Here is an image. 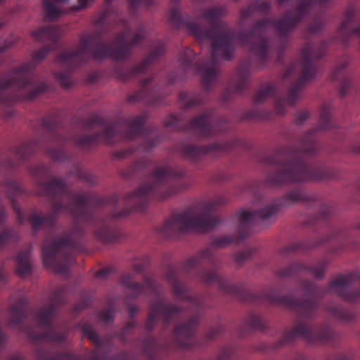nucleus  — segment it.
I'll list each match as a JSON object with an SVG mask.
<instances>
[{
    "label": "nucleus",
    "instance_id": "obj_1",
    "mask_svg": "<svg viewBox=\"0 0 360 360\" xmlns=\"http://www.w3.org/2000/svg\"><path fill=\"white\" fill-rule=\"evenodd\" d=\"M30 172L40 179L37 183L38 188L41 194L48 198L52 208L51 212L45 216L35 212L30 214L27 221L33 231L37 232L44 226L53 228L58 214L62 212H68L75 220V228L70 233L53 238L51 241L46 239L41 248L44 265L53 267L60 273L66 272L73 262L72 251L80 248L78 238L83 236L84 231L77 224L79 221L92 224L94 237L98 240L104 243H114L118 238L119 232L112 223L113 220L126 217L134 210H143L150 195L165 198L174 194L176 189L172 184L178 181V167H156L146 183L135 191L126 194L123 210L120 212L114 210L109 216L103 218L93 214L88 210V205L93 204L97 207L105 205L114 207L119 202L117 195L93 200L87 193H75L70 190L61 178L52 177L49 181H44L50 174V169L44 165L32 168Z\"/></svg>",
    "mask_w": 360,
    "mask_h": 360
},
{
    "label": "nucleus",
    "instance_id": "obj_2",
    "mask_svg": "<svg viewBox=\"0 0 360 360\" xmlns=\"http://www.w3.org/2000/svg\"><path fill=\"white\" fill-rule=\"evenodd\" d=\"M180 1L181 0L171 1L172 8L169 13V24L176 29L185 28L200 42L210 40L212 47L211 57L206 60L195 61L193 51L188 47L184 48L179 54L181 71L186 75H202L203 92L195 94L182 91L179 94V100L184 103V108L189 110L203 103L205 99V94L210 91L216 80L219 54L225 60H231L233 58L235 32L226 23L219 22V18L226 13L224 7L213 6L204 10L202 18L210 25V27L207 28L193 22L188 14H182L178 7Z\"/></svg>",
    "mask_w": 360,
    "mask_h": 360
},
{
    "label": "nucleus",
    "instance_id": "obj_3",
    "mask_svg": "<svg viewBox=\"0 0 360 360\" xmlns=\"http://www.w3.org/2000/svg\"><path fill=\"white\" fill-rule=\"evenodd\" d=\"M335 127L330 115V109L323 105L320 111L317 129L310 130L295 145L278 147L274 153L264 158V162L274 167L265 180L270 186L286 183L319 181L336 176V171L324 163L310 161L316 153L318 144L314 134L318 130H329Z\"/></svg>",
    "mask_w": 360,
    "mask_h": 360
},
{
    "label": "nucleus",
    "instance_id": "obj_4",
    "mask_svg": "<svg viewBox=\"0 0 360 360\" xmlns=\"http://www.w3.org/2000/svg\"><path fill=\"white\" fill-rule=\"evenodd\" d=\"M32 36L37 41L50 43L34 52L30 61L12 69L0 78V116L12 117L14 115L12 106L17 101L32 100L49 90V86L45 82L33 85L36 76L34 69L51 51L58 48L60 29L56 25L42 27L33 31Z\"/></svg>",
    "mask_w": 360,
    "mask_h": 360
},
{
    "label": "nucleus",
    "instance_id": "obj_5",
    "mask_svg": "<svg viewBox=\"0 0 360 360\" xmlns=\"http://www.w3.org/2000/svg\"><path fill=\"white\" fill-rule=\"evenodd\" d=\"M131 34V30L127 27L124 31L119 32L110 44L103 41L101 32L82 36L75 51H65L56 58V63L65 68L64 71L56 73L58 82L63 87L70 88L72 71L90 58L102 60L109 57L119 61L126 60L131 50L144 40L146 30L143 25H139L136 32L132 34L131 39L127 41Z\"/></svg>",
    "mask_w": 360,
    "mask_h": 360
},
{
    "label": "nucleus",
    "instance_id": "obj_6",
    "mask_svg": "<svg viewBox=\"0 0 360 360\" xmlns=\"http://www.w3.org/2000/svg\"><path fill=\"white\" fill-rule=\"evenodd\" d=\"M165 278L171 285L174 295L176 299L189 304L192 308L191 316L188 321L176 326L173 330L169 345H160L157 338L149 335L142 344L143 354L148 360H156L159 350H166L170 347L176 349H190L192 345V338L199 322V314L210 306L206 303L211 298L209 294L192 295L189 294V288L179 280L178 271L173 267H169ZM90 360H106L96 352H93ZM110 360H129V354L121 352L115 355Z\"/></svg>",
    "mask_w": 360,
    "mask_h": 360
},
{
    "label": "nucleus",
    "instance_id": "obj_7",
    "mask_svg": "<svg viewBox=\"0 0 360 360\" xmlns=\"http://www.w3.org/2000/svg\"><path fill=\"white\" fill-rule=\"evenodd\" d=\"M328 0H298L295 8L285 12L277 19L264 18L255 22L248 30L238 32L237 38L243 46H250L258 66H265L269 59V39L264 36L273 26L279 36L286 38L302 20L316 6H323Z\"/></svg>",
    "mask_w": 360,
    "mask_h": 360
},
{
    "label": "nucleus",
    "instance_id": "obj_8",
    "mask_svg": "<svg viewBox=\"0 0 360 360\" xmlns=\"http://www.w3.org/2000/svg\"><path fill=\"white\" fill-rule=\"evenodd\" d=\"M299 202L305 203L310 208L319 207V212L310 219L309 225L315 226L319 223L328 224V219L333 213V208L329 205L322 204L317 195H309L302 189H295L287 192L282 198H277L263 205L255 212L240 210L238 212L239 226L237 242L238 243L248 236L253 224L257 222L271 223L282 208Z\"/></svg>",
    "mask_w": 360,
    "mask_h": 360
},
{
    "label": "nucleus",
    "instance_id": "obj_9",
    "mask_svg": "<svg viewBox=\"0 0 360 360\" xmlns=\"http://www.w3.org/2000/svg\"><path fill=\"white\" fill-rule=\"evenodd\" d=\"M146 121V117L143 115L129 118H120L101 131L91 136H77L72 141L77 146L83 149H90L101 141L107 144H112V139L116 135H119L120 139L124 141L144 136L146 139V143L140 146L138 150L148 151L160 141V137L158 136L155 127L144 129Z\"/></svg>",
    "mask_w": 360,
    "mask_h": 360
},
{
    "label": "nucleus",
    "instance_id": "obj_10",
    "mask_svg": "<svg viewBox=\"0 0 360 360\" xmlns=\"http://www.w3.org/2000/svg\"><path fill=\"white\" fill-rule=\"evenodd\" d=\"M224 203L223 198H217L199 207H191L173 213L158 232L165 238L174 237L188 231L205 233L214 229L219 223L215 215L217 207Z\"/></svg>",
    "mask_w": 360,
    "mask_h": 360
},
{
    "label": "nucleus",
    "instance_id": "obj_11",
    "mask_svg": "<svg viewBox=\"0 0 360 360\" xmlns=\"http://www.w3.org/2000/svg\"><path fill=\"white\" fill-rule=\"evenodd\" d=\"M325 54V44L319 48L307 43L301 51L300 65V75L294 84L290 88L286 96L278 97L275 101V110L279 115H284L286 106H292L300 97L305 83L315 75L316 65L314 60L322 58Z\"/></svg>",
    "mask_w": 360,
    "mask_h": 360
},
{
    "label": "nucleus",
    "instance_id": "obj_12",
    "mask_svg": "<svg viewBox=\"0 0 360 360\" xmlns=\"http://www.w3.org/2000/svg\"><path fill=\"white\" fill-rule=\"evenodd\" d=\"M66 288L60 287L56 289L51 295L49 303L46 307H42L34 313V319L37 325L46 330L42 333L28 332L29 337L34 342H63L65 340V334L56 330L53 320L59 306L66 302Z\"/></svg>",
    "mask_w": 360,
    "mask_h": 360
},
{
    "label": "nucleus",
    "instance_id": "obj_13",
    "mask_svg": "<svg viewBox=\"0 0 360 360\" xmlns=\"http://www.w3.org/2000/svg\"><path fill=\"white\" fill-rule=\"evenodd\" d=\"M213 112L208 111L197 116L189 121L183 127L180 124L179 118L176 115H169L165 120V126L178 130H184L196 133L200 137L214 136L226 129L225 123H222L218 128L213 124Z\"/></svg>",
    "mask_w": 360,
    "mask_h": 360
},
{
    "label": "nucleus",
    "instance_id": "obj_14",
    "mask_svg": "<svg viewBox=\"0 0 360 360\" xmlns=\"http://www.w3.org/2000/svg\"><path fill=\"white\" fill-rule=\"evenodd\" d=\"M236 148H248L247 143L242 139H233L225 142H214L206 146H198L186 144L181 146V152L185 159L197 163L202 160L208 154L227 153Z\"/></svg>",
    "mask_w": 360,
    "mask_h": 360
},
{
    "label": "nucleus",
    "instance_id": "obj_15",
    "mask_svg": "<svg viewBox=\"0 0 360 360\" xmlns=\"http://www.w3.org/2000/svg\"><path fill=\"white\" fill-rule=\"evenodd\" d=\"M181 312V307L164 299L153 302L149 306L145 330L150 333L160 319L164 326L167 328L174 319L180 317Z\"/></svg>",
    "mask_w": 360,
    "mask_h": 360
},
{
    "label": "nucleus",
    "instance_id": "obj_16",
    "mask_svg": "<svg viewBox=\"0 0 360 360\" xmlns=\"http://www.w3.org/2000/svg\"><path fill=\"white\" fill-rule=\"evenodd\" d=\"M42 129L48 134L52 143L56 144V148H48L47 153L55 160L63 162L69 158L68 154L64 149L68 139L60 131L62 127L60 120L55 116H49L44 118L41 122Z\"/></svg>",
    "mask_w": 360,
    "mask_h": 360
},
{
    "label": "nucleus",
    "instance_id": "obj_17",
    "mask_svg": "<svg viewBox=\"0 0 360 360\" xmlns=\"http://www.w3.org/2000/svg\"><path fill=\"white\" fill-rule=\"evenodd\" d=\"M327 262L325 259L319 260L310 266L301 262H294L285 268L280 269L276 273L281 278L298 277L306 274H311L315 278L324 277Z\"/></svg>",
    "mask_w": 360,
    "mask_h": 360
},
{
    "label": "nucleus",
    "instance_id": "obj_18",
    "mask_svg": "<svg viewBox=\"0 0 360 360\" xmlns=\"http://www.w3.org/2000/svg\"><path fill=\"white\" fill-rule=\"evenodd\" d=\"M165 47V42L162 41H156L148 55L139 64L131 69L118 70L117 73L119 79L123 82H127L133 77L145 74L148 66L164 55Z\"/></svg>",
    "mask_w": 360,
    "mask_h": 360
},
{
    "label": "nucleus",
    "instance_id": "obj_19",
    "mask_svg": "<svg viewBox=\"0 0 360 360\" xmlns=\"http://www.w3.org/2000/svg\"><path fill=\"white\" fill-rule=\"evenodd\" d=\"M151 82L150 78L142 81L141 89L129 95L127 101L130 103L143 102L148 105H161L164 94L156 88L151 89Z\"/></svg>",
    "mask_w": 360,
    "mask_h": 360
},
{
    "label": "nucleus",
    "instance_id": "obj_20",
    "mask_svg": "<svg viewBox=\"0 0 360 360\" xmlns=\"http://www.w3.org/2000/svg\"><path fill=\"white\" fill-rule=\"evenodd\" d=\"M132 277L129 274H124L121 278V283L124 287L129 290L133 299L136 298L140 295H158L159 293L157 283L151 278H145L143 283L133 282Z\"/></svg>",
    "mask_w": 360,
    "mask_h": 360
},
{
    "label": "nucleus",
    "instance_id": "obj_21",
    "mask_svg": "<svg viewBox=\"0 0 360 360\" xmlns=\"http://www.w3.org/2000/svg\"><path fill=\"white\" fill-rule=\"evenodd\" d=\"M250 61L241 63L238 68V79L234 84L230 85L222 93L221 100L226 101L233 98L235 94H240L247 87L248 79L250 74Z\"/></svg>",
    "mask_w": 360,
    "mask_h": 360
},
{
    "label": "nucleus",
    "instance_id": "obj_22",
    "mask_svg": "<svg viewBox=\"0 0 360 360\" xmlns=\"http://www.w3.org/2000/svg\"><path fill=\"white\" fill-rule=\"evenodd\" d=\"M349 241V234L346 229H338L335 227H330V233L323 238L319 240L315 246L329 243L330 245V251L334 253H338L342 250H347V243Z\"/></svg>",
    "mask_w": 360,
    "mask_h": 360
},
{
    "label": "nucleus",
    "instance_id": "obj_23",
    "mask_svg": "<svg viewBox=\"0 0 360 360\" xmlns=\"http://www.w3.org/2000/svg\"><path fill=\"white\" fill-rule=\"evenodd\" d=\"M28 311V300L24 297L18 299L16 302L10 307V323L22 330L21 324L26 318Z\"/></svg>",
    "mask_w": 360,
    "mask_h": 360
},
{
    "label": "nucleus",
    "instance_id": "obj_24",
    "mask_svg": "<svg viewBox=\"0 0 360 360\" xmlns=\"http://www.w3.org/2000/svg\"><path fill=\"white\" fill-rule=\"evenodd\" d=\"M356 18V11L353 6H349L345 13V20L339 28V33L346 41L350 37H356L360 39V27L352 28L351 24Z\"/></svg>",
    "mask_w": 360,
    "mask_h": 360
},
{
    "label": "nucleus",
    "instance_id": "obj_25",
    "mask_svg": "<svg viewBox=\"0 0 360 360\" xmlns=\"http://www.w3.org/2000/svg\"><path fill=\"white\" fill-rule=\"evenodd\" d=\"M6 189L8 193V196L12 205L13 209L17 214L18 221L20 223H23V213L20 207L18 202L15 200V196L23 193V188L21 184L17 181L9 180L6 181Z\"/></svg>",
    "mask_w": 360,
    "mask_h": 360
},
{
    "label": "nucleus",
    "instance_id": "obj_26",
    "mask_svg": "<svg viewBox=\"0 0 360 360\" xmlns=\"http://www.w3.org/2000/svg\"><path fill=\"white\" fill-rule=\"evenodd\" d=\"M346 67L347 64L340 65L330 76L333 80L340 82L339 92L342 96H346L352 87V82L346 72Z\"/></svg>",
    "mask_w": 360,
    "mask_h": 360
},
{
    "label": "nucleus",
    "instance_id": "obj_27",
    "mask_svg": "<svg viewBox=\"0 0 360 360\" xmlns=\"http://www.w3.org/2000/svg\"><path fill=\"white\" fill-rule=\"evenodd\" d=\"M30 248L21 250L16 257V272L22 277L29 275L32 272V267L30 263Z\"/></svg>",
    "mask_w": 360,
    "mask_h": 360
},
{
    "label": "nucleus",
    "instance_id": "obj_28",
    "mask_svg": "<svg viewBox=\"0 0 360 360\" xmlns=\"http://www.w3.org/2000/svg\"><path fill=\"white\" fill-rule=\"evenodd\" d=\"M326 310L331 316L342 323H349L355 319L354 312L340 304L327 306Z\"/></svg>",
    "mask_w": 360,
    "mask_h": 360
},
{
    "label": "nucleus",
    "instance_id": "obj_29",
    "mask_svg": "<svg viewBox=\"0 0 360 360\" xmlns=\"http://www.w3.org/2000/svg\"><path fill=\"white\" fill-rule=\"evenodd\" d=\"M39 146V143L37 141L22 143L15 148L14 154L20 162H24L34 153Z\"/></svg>",
    "mask_w": 360,
    "mask_h": 360
},
{
    "label": "nucleus",
    "instance_id": "obj_30",
    "mask_svg": "<svg viewBox=\"0 0 360 360\" xmlns=\"http://www.w3.org/2000/svg\"><path fill=\"white\" fill-rule=\"evenodd\" d=\"M37 360H80L75 355L68 352H54L52 355L43 349H37L35 351Z\"/></svg>",
    "mask_w": 360,
    "mask_h": 360
},
{
    "label": "nucleus",
    "instance_id": "obj_31",
    "mask_svg": "<svg viewBox=\"0 0 360 360\" xmlns=\"http://www.w3.org/2000/svg\"><path fill=\"white\" fill-rule=\"evenodd\" d=\"M276 93V87L271 83L262 85L254 96L253 101L255 103H263L269 98L274 96Z\"/></svg>",
    "mask_w": 360,
    "mask_h": 360
},
{
    "label": "nucleus",
    "instance_id": "obj_32",
    "mask_svg": "<svg viewBox=\"0 0 360 360\" xmlns=\"http://www.w3.org/2000/svg\"><path fill=\"white\" fill-rule=\"evenodd\" d=\"M67 0H44V8L46 13V18L49 20H56L60 15V11L58 7V3L65 2Z\"/></svg>",
    "mask_w": 360,
    "mask_h": 360
},
{
    "label": "nucleus",
    "instance_id": "obj_33",
    "mask_svg": "<svg viewBox=\"0 0 360 360\" xmlns=\"http://www.w3.org/2000/svg\"><path fill=\"white\" fill-rule=\"evenodd\" d=\"M82 330L83 335L89 338L96 346L101 347L103 345V340L98 335L91 324L84 323Z\"/></svg>",
    "mask_w": 360,
    "mask_h": 360
},
{
    "label": "nucleus",
    "instance_id": "obj_34",
    "mask_svg": "<svg viewBox=\"0 0 360 360\" xmlns=\"http://www.w3.org/2000/svg\"><path fill=\"white\" fill-rule=\"evenodd\" d=\"M266 325V321L261 316L255 314H250L245 322V326L252 330H264Z\"/></svg>",
    "mask_w": 360,
    "mask_h": 360
},
{
    "label": "nucleus",
    "instance_id": "obj_35",
    "mask_svg": "<svg viewBox=\"0 0 360 360\" xmlns=\"http://www.w3.org/2000/svg\"><path fill=\"white\" fill-rule=\"evenodd\" d=\"M82 127L85 129H92L96 126H103L105 120L98 115L93 114L82 121Z\"/></svg>",
    "mask_w": 360,
    "mask_h": 360
},
{
    "label": "nucleus",
    "instance_id": "obj_36",
    "mask_svg": "<svg viewBox=\"0 0 360 360\" xmlns=\"http://www.w3.org/2000/svg\"><path fill=\"white\" fill-rule=\"evenodd\" d=\"M256 250L254 248H248L243 251H240L235 255V261L239 264H242L250 259Z\"/></svg>",
    "mask_w": 360,
    "mask_h": 360
},
{
    "label": "nucleus",
    "instance_id": "obj_37",
    "mask_svg": "<svg viewBox=\"0 0 360 360\" xmlns=\"http://www.w3.org/2000/svg\"><path fill=\"white\" fill-rule=\"evenodd\" d=\"M114 318L115 309L112 306L105 308L98 314V319L105 324L112 323L114 321Z\"/></svg>",
    "mask_w": 360,
    "mask_h": 360
},
{
    "label": "nucleus",
    "instance_id": "obj_38",
    "mask_svg": "<svg viewBox=\"0 0 360 360\" xmlns=\"http://www.w3.org/2000/svg\"><path fill=\"white\" fill-rule=\"evenodd\" d=\"M236 241V237L233 236H224L212 241V246L214 248H224Z\"/></svg>",
    "mask_w": 360,
    "mask_h": 360
},
{
    "label": "nucleus",
    "instance_id": "obj_39",
    "mask_svg": "<svg viewBox=\"0 0 360 360\" xmlns=\"http://www.w3.org/2000/svg\"><path fill=\"white\" fill-rule=\"evenodd\" d=\"M256 12H257V8L255 5L254 2H252L248 7L241 10L240 15V23H244L245 21L251 18Z\"/></svg>",
    "mask_w": 360,
    "mask_h": 360
},
{
    "label": "nucleus",
    "instance_id": "obj_40",
    "mask_svg": "<svg viewBox=\"0 0 360 360\" xmlns=\"http://www.w3.org/2000/svg\"><path fill=\"white\" fill-rule=\"evenodd\" d=\"M149 165V161L146 159H142L136 162L131 167L130 172L131 174H129L126 175L127 178H130L135 173L144 170L148 167Z\"/></svg>",
    "mask_w": 360,
    "mask_h": 360
},
{
    "label": "nucleus",
    "instance_id": "obj_41",
    "mask_svg": "<svg viewBox=\"0 0 360 360\" xmlns=\"http://www.w3.org/2000/svg\"><path fill=\"white\" fill-rule=\"evenodd\" d=\"M255 5L257 8V11L260 12L264 15H269L271 11V1H259L254 2Z\"/></svg>",
    "mask_w": 360,
    "mask_h": 360
},
{
    "label": "nucleus",
    "instance_id": "obj_42",
    "mask_svg": "<svg viewBox=\"0 0 360 360\" xmlns=\"http://www.w3.org/2000/svg\"><path fill=\"white\" fill-rule=\"evenodd\" d=\"M323 28V23L319 18L315 19L307 27V32L309 34H315L321 32Z\"/></svg>",
    "mask_w": 360,
    "mask_h": 360
},
{
    "label": "nucleus",
    "instance_id": "obj_43",
    "mask_svg": "<svg viewBox=\"0 0 360 360\" xmlns=\"http://www.w3.org/2000/svg\"><path fill=\"white\" fill-rule=\"evenodd\" d=\"M13 236L12 229H4L0 233V249L5 247Z\"/></svg>",
    "mask_w": 360,
    "mask_h": 360
},
{
    "label": "nucleus",
    "instance_id": "obj_44",
    "mask_svg": "<svg viewBox=\"0 0 360 360\" xmlns=\"http://www.w3.org/2000/svg\"><path fill=\"white\" fill-rule=\"evenodd\" d=\"M154 4V0H129V8L135 11L139 6H145L149 7Z\"/></svg>",
    "mask_w": 360,
    "mask_h": 360
},
{
    "label": "nucleus",
    "instance_id": "obj_45",
    "mask_svg": "<svg viewBox=\"0 0 360 360\" xmlns=\"http://www.w3.org/2000/svg\"><path fill=\"white\" fill-rule=\"evenodd\" d=\"M17 42L16 37L11 35L4 41L0 39V53L6 51L8 48L13 46Z\"/></svg>",
    "mask_w": 360,
    "mask_h": 360
},
{
    "label": "nucleus",
    "instance_id": "obj_46",
    "mask_svg": "<svg viewBox=\"0 0 360 360\" xmlns=\"http://www.w3.org/2000/svg\"><path fill=\"white\" fill-rule=\"evenodd\" d=\"M304 245L302 243H292L283 250V255L293 252L304 249Z\"/></svg>",
    "mask_w": 360,
    "mask_h": 360
},
{
    "label": "nucleus",
    "instance_id": "obj_47",
    "mask_svg": "<svg viewBox=\"0 0 360 360\" xmlns=\"http://www.w3.org/2000/svg\"><path fill=\"white\" fill-rule=\"evenodd\" d=\"M134 150L132 148H128L127 150L115 151L113 155L116 158L122 159L127 158L133 154Z\"/></svg>",
    "mask_w": 360,
    "mask_h": 360
},
{
    "label": "nucleus",
    "instance_id": "obj_48",
    "mask_svg": "<svg viewBox=\"0 0 360 360\" xmlns=\"http://www.w3.org/2000/svg\"><path fill=\"white\" fill-rule=\"evenodd\" d=\"M309 117V112L307 111L297 112L295 118V122L297 124H302Z\"/></svg>",
    "mask_w": 360,
    "mask_h": 360
},
{
    "label": "nucleus",
    "instance_id": "obj_49",
    "mask_svg": "<svg viewBox=\"0 0 360 360\" xmlns=\"http://www.w3.org/2000/svg\"><path fill=\"white\" fill-rule=\"evenodd\" d=\"M94 0H78V6H74L72 11H79V10L86 8L88 4L92 2Z\"/></svg>",
    "mask_w": 360,
    "mask_h": 360
},
{
    "label": "nucleus",
    "instance_id": "obj_50",
    "mask_svg": "<svg viewBox=\"0 0 360 360\" xmlns=\"http://www.w3.org/2000/svg\"><path fill=\"white\" fill-rule=\"evenodd\" d=\"M136 323L135 321H131L128 323L123 328H122V334L127 335L131 333V330L135 328Z\"/></svg>",
    "mask_w": 360,
    "mask_h": 360
},
{
    "label": "nucleus",
    "instance_id": "obj_51",
    "mask_svg": "<svg viewBox=\"0 0 360 360\" xmlns=\"http://www.w3.org/2000/svg\"><path fill=\"white\" fill-rule=\"evenodd\" d=\"M88 304H89L88 300H82L81 302L76 304V306L74 308V312L77 313V312L82 311L83 309H85L86 307H87Z\"/></svg>",
    "mask_w": 360,
    "mask_h": 360
},
{
    "label": "nucleus",
    "instance_id": "obj_52",
    "mask_svg": "<svg viewBox=\"0 0 360 360\" xmlns=\"http://www.w3.org/2000/svg\"><path fill=\"white\" fill-rule=\"evenodd\" d=\"M110 268H105L99 270L96 273V276L100 278H106L111 273Z\"/></svg>",
    "mask_w": 360,
    "mask_h": 360
},
{
    "label": "nucleus",
    "instance_id": "obj_53",
    "mask_svg": "<svg viewBox=\"0 0 360 360\" xmlns=\"http://www.w3.org/2000/svg\"><path fill=\"white\" fill-rule=\"evenodd\" d=\"M139 311V308L134 305L129 306V316L131 319H133L136 314Z\"/></svg>",
    "mask_w": 360,
    "mask_h": 360
},
{
    "label": "nucleus",
    "instance_id": "obj_54",
    "mask_svg": "<svg viewBox=\"0 0 360 360\" xmlns=\"http://www.w3.org/2000/svg\"><path fill=\"white\" fill-rule=\"evenodd\" d=\"M145 269V265L143 263H139L134 264V270L137 273L140 274Z\"/></svg>",
    "mask_w": 360,
    "mask_h": 360
},
{
    "label": "nucleus",
    "instance_id": "obj_55",
    "mask_svg": "<svg viewBox=\"0 0 360 360\" xmlns=\"http://www.w3.org/2000/svg\"><path fill=\"white\" fill-rule=\"evenodd\" d=\"M6 216V214L5 208L0 204V226L2 225Z\"/></svg>",
    "mask_w": 360,
    "mask_h": 360
},
{
    "label": "nucleus",
    "instance_id": "obj_56",
    "mask_svg": "<svg viewBox=\"0 0 360 360\" xmlns=\"http://www.w3.org/2000/svg\"><path fill=\"white\" fill-rule=\"evenodd\" d=\"M108 18V12H105L102 14V15L98 18L97 23L100 25H103Z\"/></svg>",
    "mask_w": 360,
    "mask_h": 360
},
{
    "label": "nucleus",
    "instance_id": "obj_57",
    "mask_svg": "<svg viewBox=\"0 0 360 360\" xmlns=\"http://www.w3.org/2000/svg\"><path fill=\"white\" fill-rule=\"evenodd\" d=\"M176 80V75L175 73H171L167 77V84L169 85L172 84Z\"/></svg>",
    "mask_w": 360,
    "mask_h": 360
},
{
    "label": "nucleus",
    "instance_id": "obj_58",
    "mask_svg": "<svg viewBox=\"0 0 360 360\" xmlns=\"http://www.w3.org/2000/svg\"><path fill=\"white\" fill-rule=\"evenodd\" d=\"M329 360H348V358L346 355L343 354H339L333 356V358L330 359Z\"/></svg>",
    "mask_w": 360,
    "mask_h": 360
},
{
    "label": "nucleus",
    "instance_id": "obj_59",
    "mask_svg": "<svg viewBox=\"0 0 360 360\" xmlns=\"http://www.w3.org/2000/svg\"><path fill=\"white\" fill-rule=\"evenodd\" d=\"M294 70H295L294 65L290 67L285 74V78L290 77L291 75L292 74V72L294 71Z\"/></svg>",
    "mask_w": 360,
    "mask_h": 360
},
{
    "label": "nucleus",
    "instance_id": "obj_60",
    "mask_svg": "<svg viewBox=\"0 0 360 360\" xmlns=\"http://www.w3.org/2000/svg\"><path fill=\"white\" fill-rule=\"evenodd\" d=\"M352 150L354 153H360V143L357 145H354L352 148Z\"/></svg>",
    "mask_w": 360,
    "mask_h": 360
},
{
    "label": "nucleus",
    "instance_id": "obj_61",
    "mask_svg": "<svg viewBox=\"0 0 360 360\" xmlns=\"http://www.w3.org/2000/svg\"><path fill=\"white\" fill-rule=\"evenodd\" d=\"M217 360H229V357L228 354H222L217 358Z\"/></svg>",
    "mask_w": 360,
    "mask_h": 360
},
{
    "label": "nucleus",
    "instance_id": "obj_62",
    "mask_svg": "<svg viewBox=\"0 0 360 360\" xmlns=\"http://www.w3.org/2000/svg\"><path fill=\"white\" fill-rule=\"evenodd\" d=\"M80 177L85 179L86 181H90V176L87 174H81Z\"/></svg>",
    "mask_w": 360,
    "mask_h": 360
},
{
    "label": "nucleus",
    "instance_id": "obj_63",
    "mask_svg": "<svg viewBox=\"0 0 360 360\" xmlns=\"http://www.w3.org/2000/svg\"><path fill=\"white\" fill-rule=\"evenodd\" d=\"M5 280L4 274L2 271H0V281H4Z\"/></svg>",
    "mask_w": 360,
    "mask_h": 360
},
{
    "label": "nucleus",
    "instance_id": "obj_64",
    "mask_svg": "<svg viewBox=\"0 0 360 360\" xmlns=\"http://www.w3.org/2000/svg\"><path fill=\"white\" fill-rule=\"evenodd\" d=\"M303 359V356L301 354H298L297 356H296V359L295 360H302Z\"/></svg>",
    "mask_w": 360,
    "mask_h": 360
}]
</instances>
